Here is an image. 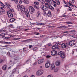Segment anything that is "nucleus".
<instances>
[{"instance_id": "f257e3e1", "label": "nucleus", "mask_w": 77, "mask_h": 77, "mask_svg": "<svg viewBox=\"0 0 77 77\" xmlns=\"http://www.w3.org/2000/svg\"><path fill=\"white\" fill-rule=\"evenodd\" d=\"M18 9L19 11H21L22 13H25L27 17H30V14L28 10L27 9H25V8L22 5H19L17 6Z\"/></svg>"}, {"instance_id": "f03ea898", "label": "nucleus", "mask_w": 77, "mask_h": 77, "mask_svg": "<svg viewBox=\"0 0 77 77\" xmlns=\"http://www.w3.org/2000/svg\"><path fill=\"white\" fill-rule=\"evenodd\" d=\"M41 8L42 10L44 11H48V9L53 11L54 10V8L53 7H52L51 5H50L48 3H45V5H42L41 6Z\"/></svg>"}, {"instance_id": "7ed1b4c3", "label": "nucleus", "mask_w": 77, "mask_h": 77, "mask_svg": "<svg viewBox=\"0 0 77 77\" xmlns=\"http://www.w3.org/2000/svg\"><path fill=\"white\" fill-rule=\"evenodd\" d=\"M29 11L31 14H33L35 11V9L33 7L30 6L29 7Z\"/></svg>"}, {"instance_id": "20e7f679", "label": "nucleus", "mask_w": 77, "mask_h": 77, "mask_svg": "<svg viewBox=\"0 0 77 77\" xmlns=\"http://www.w3.org/2000/svg\"><path fill=\"white\" fill-rule=\"evenodd\" d=\"M68 44L70 46L74 45L75 44V40H72L69 42Z\"/></svg>"}, {"instance_id": "39448f33", "label": "nucleus", "mask_w": 77, "mask_h": 77, "mask_svg": "<svg viewBox=\"0 0 77 77\" xmlns=\"http://www.w3.org/2000/svg\"><path fill=\"white\" fill-rule=\"evenodd\" d=\"M7 14L8 17L9 18H11V17H13V14H12L11 12L9 11L7 12Z\"/></svg>"}, {"instance_id": "423d86ee", "label": "nucleus", "mask_w": 77, "mask_h": 77, "mask_svg": "<svg viewBox=\"0 0 77 77\" xmlns=\"http://www.w3.org/2000/svg\"><path fill=\"white\" fill-rule=\"evenodd\" d=\"M57 53V52L55 50L52 51H51V54L52 56H55L56 55V54Z\"/></svg>"}, {"instance_id": "0eeeda50", "label": "nucleus", "mask_w": 77, "mask_h": 77, "mask_svg": "<svg viewBox=\"0 0 77 77\" xmlns=\"http://www.w3.org/2000/svg\"><path fill=\"white\" fill-rule=\"evenodd\" d=\"M47 16L49 17H51V11L50 10L48 11V12L47 14Z\"/></svg>"}, {"instance_id": "6e6552de", "label": "nucleus", "mask_w": 77, "mask_h": 77, "mask_svg": "<svg viewBox=\"0 0 77 77\" xmlns=\"http://www.w3.org/2000/svg\"><path fill=\"white\" fill-rule=\"evenodd\" d=\"M36 74L38 76H39L41 75L42 74V73L41 72V71L40 70H39L37 72Z\"/></svg>"}, {"instance_id": "1a4fd4ad", "label": "nucleus", "mask_w": 77, "mask_h": 77, "mask_svg": "<svg viewBox=\"0 0 77 77\" xmlns=\"http://www.w3.org/2000/svg\"><path fill=\"white\" fill-rule=\"evenodd\" d=\"M61 48H66V45L64 43H62L61 45Z\"/></svg>"}, {"instance_id": "9d476101", "label": "nucleus", "mask_w": 77, "mask_h": 77, "mask_svg": "<svg viewBox=\"0 0 77 77\" xmlns=\"http://www.w3.org/2000/svg\"><path fill=\"white\" fill-rule=\"evenodd\" d=\"M50 63L48 62L45 64V67L46 68H48L50 67Z\"/></svg>"}, {"instance_id": "9b49d317", "label": "nucleus", "mask_w": 77, "mask_h": 77, "mask_svg": "<svg viewBox=\"0 0 77 77\" xmlns=\"http://www.w3.org/2000/svg\"><path fill=\"white\" fill-rule=\"evenodd\" d=\"M51 3H53V5L54 7H56L57 6V4L56 1L53 0L52 2H51Z\"/></svg>"}, {"instance_id": "f8f14e48", "label": "nucleus", "mask_w": 77, "mask_h": 77, "mask_svg": "<svg viewBox=\"0 0 77 77\" xmlns=\"http://www.w3.org/2000/svg\"><path fill=\"white\" fill-rule=\"evenodd\" d=\"M55 68V66H54V64H52L51 67V70H53V69H54Z\"/></svg>"}, {"instance_id": "ddd939ff", "label": "nucleus", "mask_w": 77, "mask_h": 77, "mask_svg": "<svg viewBox=\"0 0 77 77\" xmlns=\"http://www.w3.org/2000/svg\"><path fill=\"white\" fill-rule=\"evenodd\" d=\"M55 65L56 66H59L60 65V62L59 61H57L55 63Z\"/></svg>"}, {"instance_id": "4468645a", "label": "nucleus", "mask_w": 77, "mask_h": 77, "mask_svg": "<svg viewBox=\"0 0 77 77\" xmlns=\"http://www.w3.org/2000/svg\"><path fill=\"white\" fill-rule=\"evenodd\" d=\"M43 62H44V59H43L39 60L38 61V63L39 64L42 63Z\"/></svg>"}, {"instance_id": "2eb2a0df", "label": "nucleus", "mask_w": 77, "mask_h": 77, "mask_svg": "<svg viewBox=\"0 0 77 77\" xmlns=\"http://www.w3.org/2000/svg\"><path fill=\"white\" fill-rule=\"evenodd\" d=\"M63 54H64V52L63 51H60L58 53V54L61 56Z\"/></svg>"}, {"instance_id": "dca6fc26", "label": "nucleus", "mask_w": 77, "mask_h": 77, "mask_svg": "<svg viewBox=\"0 0 77 77\" xmlns=\"http://www.w3.org/2000/svg\"><path fill=\"white\" fill-rule=\"evenodd\" d=\"M61 44V42H56V43L55 44V45H60V44Z\"/></svg>"}, {"instance_id": "f3484780", "label": "nucleus", "mask_w": 77, "mask_h": 77, "mask_svg": "<svg viewBox=\"0 0 77 77\" xmlns=\"http://www.w3.org/2000/svg\"><path fill=\"white\" fill-rule=\"evenodd\" d=\"M61 57L62 59H65V54H63L60 56Z\"/></svg>"}, {"instance_id": "a211bd4d", "label": "nucleus", "mask_w": 77, "mask_h": 77, "mask_svg": "<svg viewBox=\"0 0 77 77\" xmlns=\"http://www.w3.org/2000/svg\"><path fill=\"white\" fill-rule=\"evenodd\" d=\"M23 2L25 3V4H29V2L28 0H24Z\"/></svg>"}, {"instance_id": "6ab92c4d", "label": "nucleus", "mask_w": 77, "mask_h": 77, "mask_svg": "<svg viewBox=\"0 0 77 77\" xmlns=\"http://www.w3.org/2000/svg\"><path fill=\"white\" fill-rule=\"evenodd\" d=\"M14 21H15V18H11L10 19V21L11 23H12L14 22Z\"/></svg>"}, {"instance_id": "aec40b11", "label": "nucleus", "mask_w": 77, "mask_h": 77, "mask_svg": "<svg viewBox=\"0 0 77 77\" xmlns=\"http://www.w3.org/2000/svg\"><path fill=\"white\" fill-rule=\"evenodd\" d=\"M5 5L6 6V7H7V8H10V7H11V5H10V4H5Z\"/></svg>"}, {"instance_id": "412c9836", "label": "nucleus", "mask_w": 77, "mask_h": 77, "mask_svg": "<svg viewBox=\"0 0 77 77\" xmlns=\"http://www.w3.org/2000/svg\"><path fill=\"white\" fill-rule=\"evenodd\" d=\"M52 50H54L56 49V45H54L52 47Z\"/></svg>"}, {"instance_id": "4be33fe9", "label": "nucleus", "mask_w": 77, "mask_h": 77, "mask_svg": "<svg viewBox=\"0 0 77 77\" xmlns=\"http://www.w3.org/2000/svg\"><path fill=\"white\" fill-rule=\"evenodd\" d=\"M2 69L3 70H6V65H5L4 66H3Z\"/></svg>"}, {"instance_id": "5701e85b", "label": "nucleus", "mask_w": 77, "mask_h": 77, "mask_svg": "<svg viewBox=\"0 0 77 77\" xmlns=\"http://www.w3.org/2000/svg\"><path fill=\"white\" fill-rule=\"evenodd\" d=\"M55 0L57 5H60V2H59V0Z\"/></svg>"}, {"instance_id": "b1692460", "label": "nucleus", "mask_w": 77, "mask_h": 77, "mask_svg": "<svg viewBox=\"0 0 77 77\" xmlns=\"http://www.w3.org/2000/svg\"><path fill=\"white\" fill-rule=\"evenodd\" d=\"M34 3L35 5H36V6H38V5H39V2H34Z\"/></svg>"}, {"instance_id": "393cba45", "label": "nucleus", "mask_w": 77, "mask_h": 77, "mask_svg": "<svg viewBox=\"0 0 77 77\" xmlns=\"http://www.w3.org/2000/svg\"><path fill=\"white\" fill-rule=\"evenodd\" d=\"M5 61V59H3L0 60V64H2Z\"/></svg>"}, {"instance_id": "a878e982", "label": "nucleus", "mask_w": 77, "mask_h": 77, "mask_svg": "<svg viewBox=\"0 0 77 77\" xmlns=\"http://www.w3.org/2000/svg\"><path fill=\"white\" fill-rule=\"evenodd\" d=\"M53 0H47L46 2L47 3H50V2H53Z\"/></svg>"}, {"instance_id": "bb28decb", "label": "nucleus", "mask_w": 77, "mask_h": 77, "mask_svg": "<svg viewBox=\"0 0 77 77\" xmlns=\"http://www.w3.org/2000/svg\"><path fill=\"white\" fill-rule=\"evenodd\" d=\"M30 63H31V61L30 60H27L26 61V63H27L28 64Z\"/></svg>"}, {"instance_id": "cd10ccee", "label": "nucleus", "mask_w": 77, "mask_h": 77, "mask_svg": "<svg viewBox=\"0 0 77 77\" xmlns=\"http://www.w3.org/2000/svg\"><path fill=\"white\" fill-rule=\"evenodd\" d=\"M58 70L59 69H58V68H56L54 70L55 72H57L58 71Z\"/></svg>"}, {"instance_id": "c85d7f7f", "label": "nucleus", "mask_w": 77, "mask_h": 77, "mask_svg": "<svg viewBox=\"0 0 77 77\" xmlns=\"http://www.w3.org/2000/svg\"><path fill=\"white\" fill-rule=\"evenodd\" d=\"M34 7H35V8H36L37 9H39V7L38 5L34 6Z\"/></svg>"}, {"instance_id": "c756f323", "label": "nucleus", "mask_w": 77, "mask_h": 77, "mask_svg": "<svg viewBox=\"0 0 77 77\" xmlns=\"http://www.w3.org/2000/svg\"><path fill=\"white\" fill-rule=\"evenodd\" d=\"M46 2H47V0H42V4H44Z\"/></svg>"}, {"instance_id": "7c9ffc66", "label": "nucleus", "mask_w": 77, "mask_h": 77, "mask_svg": "<svg viewBox=\"0 0 77 77\" xmlns=\"http://www.w3.org/2000/svg\"><path fill=\"white\" fill-rule=\"evenodd\" d=\"M60 48V46L59 45H56V49H59V48Z\"/></svg>"}, {"instance_id": "2f4dec72", "label": "nucleus", "mask_w": 77, "mask_h": 77, "mask_svg": "<svg viewBox=\"0 0 77 77\" xmlns=\"http://www.w3.org/2000/svg\"><path fill=\"white\" fill-rule=\"evenodd\" d=\"M16 70H17V68H16L13 69V73H14V72H16Z\"/></svg>"}, {"instance_id": "473e14b6", "label": "nucleus", "mask_w": 77, "mask_h": 77, "mask_svg": "<svg viewBox=\"0 0 77 77\" xmlns=\"http://www.w3.org/2000/svg\"><path fill=\"white\" fill-rule=\"evenodd\" d=\"M37 49H38V48L37 47H35L33 48V51H36Z\"/></svg>"}, {"instance_id": "72a5a7b5", "label": "nucleus", "mask_w": 77, "mask_h": 77, "mask_svg": "<svg viewBox=\"0 0 77 77\" xmlns=\"http://www.w3.org/2000/svg\"><path fill=\"white\" fill-rule=\"evenodd\" d=\"M9 38H10V37H6L5 38V39H6L7 41H8V39H9Z\"/></svg>"}, {"instance_id": "f704fd0d", "label": "nucleus", "mask_w": 77, "mask_h": 77, "mask_svg": "<svg viewBox=\"0 0 77 77\" xmlns=\"http://www.w3.org/2000/svg\"><path fill=\"white\" fill-rule=\"evenodd\" d=\"M2 44H11V42H3Z\"/></svg>"}, {"instance_id": "c9c22d12", "label": "nucleus", "mask_w": 77, "mask_h": 77, "mask_svg": "<svg viewBox=\"0 0 77 77\" xmlns=\"http://www.w3.org/2000/svg\"><path fill=\"white\" fill-rule=\"evenodd\" d=\"M40 15V13L39 12H37V16L38 17Z\"/></svg>"}, {"instance_id": "e433bc0d", "label": "nucleus", "mask_w": 77, "mask_h": 77, "mask_svg": "<svg viewBox=\"0 0 77 77\" xmlns=\"http://www.w3.org/2000/svg\"><path fill=\"white\" fill-rule=\"evenodd\" d=\"M12 1H14L15 3H18V0H11Z\"/></svg>"}, {"instance_id": "4c0bfd02", "label": "nucleus", "mask_w": 77, "mask_h": 77, "mask_svg": "<svg viewBox=\"0 0 77 77\" xmlns=\"http://www.w3.org/2000/svg\"><path fill=\"white\" fill-rule=\"evenodd\" d=\"M44 24L43 23L37 24V25H38V26H41V25H44Z\"/></svg>"}, {"instance_id": "58836bf2", "label": "nucleus", "mask_w": 77, "mask_h": 77, "mask_svg": "<svg viewBox=\"0 0 77 77\" xmlns=\"http://www.w3.org/2000/svg\"><path fill=\"white\" fill-rule=\"evenodd\" d=\"M9 11H10V12H14V10L12 9H11L10 8L9 9Z\"/></svg>"}, {"instance_id": "ea45409f", "label": "nucleus", "mask_w": 77, "mask_h": 77, "mask_svg": "<svg viewBox=\"0 0 77 77\" xmlns=\"http://www.w3.org/2000/svg\"><path fill=\"white\" fill-rule=\"evenodd\" d=\"M43 15H44V16H45V15H47V13H46V12H43Z\"/></svg>"}, {"instance_id": "a19ab883", "label": "nucleus", "mask_w": 77, "mask_h": 77, "mask_svg": "<svg viewBox=\"0 0 77 77\" xmlns=\"http://www.w3.org/2000/svg\"><path fill=\"white\" fill-rule=\"evenodd\" d=\"M70 36H72V37H73V38H76V37H75L74 35H70Z\"/></svg>"}, {"instance_id": "79ce46f5", "label": "nucleus", "mask_w": 77, "mask_h": 77, "mask_svg": "<svg viewBox=\"0 0 77 77\" xmlns=\"http://www.w3.org/2000/svg\"><path fill=\"white\" fill-rule=\"evenodd\" d=\"M2 8H4V9H5V8H6V7H5V6L4 4L2 5Z\"/></svg>"}, {"instance_id": "37998d69", "label": "nucleus", "mask_w": 77, "mask_h": 77, "mask_svg": "<svg viewBox=\"0 0 77 77\" xmlns=\"http://www.w3.org/2000/svg\"><path fill=\"white\" fill-rule=\"evenodd\" d=\"M36 64H37V62H35L34 63L33 65H36Z\"/></svg>"}, {"instance_id": "c03bdc74", "label": "nucleus", "mask_w": 77, "mask_h": 77, "mask_svg": "<svg viewBox=\"0 0 77 77\" xmlns=\"http://www.w3.org/2000/svg\"><path fill=\"white\" fill-rule=\"evenodd\" d=\"M3 4L2 2L0 1V5H1V6H2V5H3Z\"/></svg>"}, {"instance_id": "a18cd8bd", "label": "nucleus", "mask_w": 77, "mask_h": 77, "mask_svg": "<svg viewBox=\"0 0 77 77\" xmlns=\"http://www.w3.org/2000/svg\"><path fill=\"white\" fill-rule=\"evenodd\" d=\"M72 2L70 1L71 3H74V0H72Z\"/></svg>"}, {"instance_id": "49530a36", "label": "nucleus", "mask_w": 77, "mask_h": 77, "mask_svg": "<svg viewBox=\"0 0 77 77\" xmlns=\"http://www.w3.org/2000/svg\"><path fill=\"white\" fill-rule=\"evenodd\" d=\"M63 3H65V5H67V4H68V3L66 2H65V1H63Z\"/></svg>"}, {"instance_id": "de8ad7c7", "label": "nucleus", "mask_w": 77, "mask_h": 77, "mask_svg": "<svg viewBox=\"0 0 77 77\" xmlns=\"http://www.w3.org/2000/svg\"><path fill=\"white\" fill-rule=\"evenodd\" d=\"M26 50H27V49L26 48H23V51H26Z\"/></svg>"}, {"instance_id": "09e8293b", "label": "nucleus", "mask_w": 77, "mask_h": 77, "mask_svg": "<svg viewBox=\"0 0 77 77\" xmlns=\"http://www.w3.org/2000/svg\"><path fill=\"white\" fill-rule=\"evenodd\" d=\"M7 55L8 56H10V52H8L7 53Z\"/></svg>"}, {"instance_id": "8fccbe9b", "label": "nucleus", "mask_w": 77, "mask_h": 77, "mask_svg": "<svg viewBox=\"0 0 77 77\" xmlns=\"http://www.w3.org/2000/svg\"><path fill=\"white\" fill-rule=\"evenodd\" d=\"M50 57H51L50 56L47 55L46 56L47 58H50Z\"/></svg>"}, {"instance_id": "3c124183", "label": "nucleus", "mask_w": 77, "mask_h": 77, "mask_svg": "<svg viewBox=\"0 0 77 77\" xmlns=\"http://www.w3.org/2000/svg\"><path fill=\"white\" fill-rule=\"evenodd\" d=\"M76 31L75 30H72V31H71L70 32H73V33H74V32H75Z\"/></svg>"}, {"instance_id": "603ef678", "label": "nucleus", "mask_w": 77, "mask_h": 77, "mask_svg": "<svg viewBox=\"0 0 77 77\" xmlns=\"http://www.w3.org/2000/svg\"><path fill=\"white\" fill-rule=\"evenodd\" d=\"M69 24H73V23H72V22H68Z\"/></svg>"}, {"instance_id": "864d4df0", "label": "nucleus", "mask_w": 77, "mask_h": 77, "mask_svg": "<svg viewBox=\"0 0 77 77\" xmlns=\"http://www.w3.org/2000/svg\"><path fill=\"white\" fill-rule=\"evenodd\" d=\"M68 33V31H65L64 32H63V33Z\"/></svg>"}, {"instance_id": "5fc2aeb1", "label": "nucleus", "mask_w": 77, "mask_h": 77, "mask_svg": "<svg viewBox=\"0 0 77 77\" xmlns=\"http://www.w3.org/2000/svg\"><path fill=\"white\" fill-rule=\"evenodd\" d=\"M1 11H2V12H5V10H4V9H3V8L2 10H1Z\"/></svg>"}, {"instance_id": "6e6d98bb", "label": "nucleus", "mask_w": 77, "mask_h": 77, "mask_svg": "<svg viewBox=\"0 0 77 77\" xmlns=\"http://www.w3.org/2000/svg\"><path fill=\"white\" fill-rule=\"evenodd\" d=\"M63 27H63V26H60L58 28L59 29H63Z\"/></svg>"}, {"instance_id": "4d7b16f0", "label": "nucleus", "mask_w": 77, "mask_h": 77, "mask_svg": "<svg viewBox=\"0 0 77 77\" xmlns=\"http://www.w3.org/2000/svg\"><path fill=\"white\" fill-rule=\"evenodd\" d=\"M18 39H20V38H14V40H18Z\"/></svg>"}, {"instance_id": "13d9d810", "label": "nucleus", "mask_w": 77, "mask_h": 77, "mask_svg": "<svg viewBox=\"0 0 77 77\" xmlns=\"http://www.w3.org/2000/svg\"><path fill=\"white\" fill-rule=\"evenodd\" d=\"M9 26L11 28H12V27H13V25H9Z\"/></svg>"}, {"instance_id": "bf43d9fd", "label": "nucleus", "mask_w": 77, "mask_h": 77, "mask_svg": "<svg viewBox=\"0 0 77 77\" xmlns=\"http://www.w3.org/2000/svg\"><path fill=\"white\" fill-rule=\"evenodd\" d=\"M29 41V40H26L23 41L24 42H26V41Z\"/></svg>"}, {"instance_id": "052dcab7", "label": "nucleus", "mask_w": 77, "mask_h": 77, "mask_svg": "<svg viewBox=\"0 0 77 77\" xmlns=\"http://www.w3.org/2000/svg\"><path fill=\"white\" fill-rule=\"evenodd\" d=\"M2 47H8V45H6L5 46H2Z\"/></svg>"}, {"instance_id": "680f3d73", "label": "nucleus", "mask_w": 77, "mask_h": 77, "mask_svg": "<svg viewBox=\"0 0 77 77\" xmlns=\"http://www.w3.org/2000/svg\"><path fill=\"white\" fill-rule=\"evenodd\" d=\"M2 9H3V8L0 7V11H2Z\"/></svg>"}, {"instance_id": "e2e57ef3", "label": "nucleus", "mask_w": 77, "mask_h": 77, "mask_svg": "<svg viewBox=\"0 0 77 77\" xmlns=\"http://www.w3.org/2000/svg\"><path fill=\"white\" fill-rule=\"evenodd\" d=\"M22 2H23V1H22L21 0H20L19 2L20 3H22Z\"/></svg>"}, {"instance_id": "0e129e2a", "label": "nucleus", "mask_w": 77, "mask_h": 77, "mask_svg": "<svg viewBox=\"0 0 77 77\" xmlns=\"http://www.w3.org/2000/svg\"><path fill=\"white\" fill-rule=\"evenodd\" d=\"M32 47V45H30L29 46V48H31Z\"/></svg>"}, {"instance_id": "69168bd1", "label": "nucleus", "mask_w": 77, "mask_h": 77, "mask_svg": "<svg viewBox=\"0 0 77 77\" xmlns=\"http://www.w3.org/2000/svg\"><path fill=\"white\" fill-rule=\"evenodd\" d=\"M70 6H74V5H73L72 4Z\"/></svg>"}, {"instance_id": "338daca9", "label": "nucleus", "mask_w": 77, "mask_h": 77, "mask_svg": "<svg viewBox=\"0 0 77 77\" xmlns=\"http://www.w3.org/2000/svg\"><path fill=\"white\" fill-rule=\"evenodd\" d=\"M3 41H0V43H3Z\"/></svg>"}, {"instance_id": "774afa93", "label": "nucleus", "mask_w": 77, "mask_h": 77, "mask_svg": "<svg viewBox=\"0 0 77 77\" xmlns=\"http://www.w3.org/2000/svg\"><path fill=\"white\" fill-rule=\"evenodd\" d=\"M72 15H73V16L74 17H75V16H76V15H77L74 14H73Z\"/></svg>"}]
</instances>
